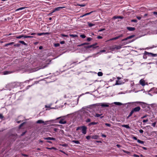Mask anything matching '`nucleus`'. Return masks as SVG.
I'll return each mask as SVG.
<instances>
[{"instance_id": "obj_1", "label": "nucleus", "mask_w": 157, "mask_h": 157, "mask_svg": "<svg viewBox=\"0 0 157 157\" xmlns=\"http://www.w3.org/2000/svg\"><path fill=\"white\" fill-rule=\"evenodd\" d=\"M49 64V63H46L45 65L44 64L43 66H40V67H38L37 68H35L32 69L31 70V71H30V72H33L36 71H38L40 69H42L44 68H45L48 67V65Z\"/></svg>"}, {"instance_id": "obj_2", "label": "nucleus", "mask_w": 157, "mask_h": 157, "mask_svg": "<svg viewBox=\"0 0 157 157\" xmlns=\"http://www.w3.org/2000/svg\"><path fill=\"white\" fill-rule=\"evenodd\" d=\"M121 48V45L118 46L116 45H114L110 47V49L111 50H113L115 49L118 50Z\"/></svg>"}, {"instance_id": "obj_3", "label": "nucleus", "mask_w": 157, "mask_h": 157, "mask_svg": "<svg viewBox=\"0 0 157 157\" xmlns=\"http://www.w3.org/2000/svg\"><path fill=\"white\" fill-rule=\"evenodd\" d=\"M82 132L83 134H86V133L87 128L85 126H81Z\"/></svg>"}, {"instance_id": "obj_4", "label": "nucleus", "mask_w": 157, "mask_h": 157, "mask_svg": "<svg viewBox=\"0 0 157 157\" xmlns=\"http://www.w3.org/2000/svg\"><path fill=\"white\" fill-rule=\"evenodd\" d=\"M141 109L140 107L139 106H137L134 108H133L132 109V111L134 113V112H139Z\"/></svg>"}, {"instance_id": "obj_5", "label": "nucleus", "mask_w": 157, "mask_h": 157, "mask_svg": "<svg viewBox=\"0 0 157 157\" xmlns=\"http://www.w3.org/2000/svg\"><path fill=\"white\" fill-rule=\"evenodd\" d=\"M65 7L64 6H62V7H58L57 8H55L53 10V11H52V13H54L56 11H59L60 10V9L64 8Z\"/></svg>"}, {"instance_id": "obj_6", "label": "nucleus", "mask_w": 157, "mask_h": 157, "mask_svg": "<svg viewBox=\"0 0 157 157\" xmlns=\"http://www.w3.org/2000/svg\"><path fill=\"white\" fill-rule=\"evenodd\" d=\"M123 36V34H121V35H119L118 36H117V37H114L110 39L109 40H116L117 39H119L120 37H122Z\"/></svg>"}, {"instance_id": "obj_7", "label": "nucleus", "mask_w": 157, "mask_h": 157, "mask_svg": "<svg viewBox=\"0 0 157 157\" xmlns=\"http://www.w3.org/2000/svg\"><path fill=\"white\" fill-rule=\"evenodd\" d=\"M134 36V35L129 36L127 37V38L122 40V41H124L128 39H131V38H132Z\"/></svg>"}, {"instance_id": "obj_8", "label": "nucleus", "mask_w": 157, "mask_h": 157, "mask_svg": "<svg viewBox=\"0 0 157 157\" xmlns=\"http://www.w3.org/2000/svg\"><path fill=\"white\" fill-rule=\"evenodd\" d=\"M145 81L144 80L141 79L140 81V84L143 86H144L145 85Z\"/></svg>"}, {"instance_id": "obj_9", "label": "nucleus", "mask_w": 157, "mask_h": 157, "mask_svg": "<svg viewBox=\"0 0 157 157\" xmlns=\"http://www.w3.org/2000/svg\"><path fill=\"white\" fill-rule=\"evenodd\" d=\"M97 44L95 43V44H92L91 45H90L87 46L85 47V48H94V46L97 45Z\"/></svg>"}, {"instance_id": "obj_10", "label": "nucleus", "mask_w": 157, "mask_h": 157, "mask_svg": "<svg viewBox=\"0 0 157 157\" xmlns=\"http://www.w3.org/2000/svg\"><path fill=\"white\" fill-rule=\"evenodd\" d=\"M48 121H46L45 122L41 120H39L37 121L36 122V123L38 124H46V122H48Z\"/></svg>"}, {"instance_id": "obj_11", "label": "nucleus", "mask_w": 157, "mask_h": 157, "mask_svg": "<svg viewBox=\"0 0 157 157\" xmlns=\"http://www.w3.org/2000/svg\"><path fill=\"white\" fill-rule=\"evenodd\" d=\"M13 72V71H4L3 72V75H8V74H11Z\"/></svg>"}, {"instance_id": "obj_12", "label": "nucleus", "mask_w": 157, "mask_h": 157, "mask_svg": "<svg viewBox=\"0 0 157 157\" xmlns=\"http://www.w3.org/2000/svg\"><path fill=\"white\" fill-rule=\"evenodd\" d=\"M101 106L102 107H108L109 105L107 103H101Z\"/></svg>"}, {"instance_id": "obj_13", "label": "nucleus", "mask_w": 157, "mask_h": 157, "mask_svg": "<svg viewBox=\"0 0 157 157\" xmlns=\"http://www.w3.org/2000/svg\"><path fill=\"white\" fill-rule=\"evenodd\" d=\"M123 18H124V17H123L122 16H115L113 17V18L114 19H118V18L122 19Z\"/></svg>"}, {"instance_id": "obj_14", "label": "nucleus", "mask_w": 157, "mask_h": 157, "mask_svg": "<svg viewBox=\"0 0 157 157\" xmlns=\"http://www.w3.org/2000/svg\"><path fill=\"white\" fill-rule=\"evenodd\" d=\"M127 29L129 31H133L135 30V28L134 27H128Z\"/></svg>"}, {"instance_id": "obj_15", "label": "nucleus", "mask_w": 157, "mask_h": 157, "mask_svg": "<svg viewBox=\"0 0 157 157\" xmlns=\"http://www.w3.org/2000/svg\"><path fill=\"white\" fill-rule=\"evenodd\" d=\"M99 137V136H98L96 135L91 136V138H92V139H98Z\"/></svg>"}, {"instance_id": "obj_16", "label": "nucleus", "mask_w": 157, "mask_h": 157, "mask_svg": "<svg viewBox=\"0 0 157 157\" xmlns=\"http://www.w3.org/2000/svg\"><path fill=\"white\" fill-rule=\"evenodd\" d=\"M63 119H61L59 121V123L63 124H65L66 123V122L65 121H63Z\"/></svg>"}, {"instance_id": "obj_17", "label": "nucleus", "mask_w": 157, "mask_h": 157, "mask_svg": "<svg viewBox=\"0 0 157 157\" xmlns=\"http://www.w3.org/2000/svg\"><path fill=\"white\" fill-rule=\"evenodd\" d=\"M25 36L23 35H21L18 36H16V38L17 39H21L22 37H24V38Z\"/></svg>"}, {"instance_id": "obj_18", "label": "nucleus", "mask_w": 157, "mask_h": 157, "mask_svg": "<svg viewBox=\"0 0 157 157\" xmlns=\"http://www.w3.org/2000/svg\"><path fill=\"white\" fill-rule=\"evenodd\" d=\"M93 12H94V11H92L90 13H86L85 14H84V15H83L82 16H81L80 17H83L84 16H86L87 15H89L90 14H91V13H92Z\"/></svg>"}, {"instance_id": "obj_19", "label": "nucleus", "mask_w": 157, "mask_h": 157, "mask_svg": "<svg viewBox=\"0 0 157 157\" xmlns=\"http://www.w3.org/2000/svg\"><path fill=\"white\" fill-rule=\"evenodd\" d=\"M122 126L123 127H125L127 128H129L130 127L127 124H123L122 125Z\"/></svg>"}, {"instance_id": "obj_20", "label": "nucleus", "mask_w": 157, "mask_h": 157, "mask_svg": "<svg viewBox=\"0 0 157 157\" xmlns=\"http://www.w3.org/2000/svg\"><path fill=\"white\" fill-rule=\"evenodd\" d=\"M122 84V83H121L120 82V81H118V80H117L116 81V82L115 84V85H121Z\"/></svg>"}, {"instance_id": "obj_21", "label": "nucleus", "mask_w": 157, "mask_h": 157, "mask_svg": "<svg viewBox=\"0 0 157 157\" xmlns=\"http://www.w3.org/2000/svg\"><path fill=\"white\" fill-rule=\"evenodd\" d=\"M113 103L115 105H122V104L121 103L119 102H115Z\"/></svg>"}, {"instance_id": "obj_22", "label": "nucleus", "mask_w": 157, "mask_h": 157, "mask_svg": "<svg viewBox=\"0 0 157 157\" xmlns=\"http://www.w3.org/2000/svg\"><path fill=\"white\" fill-rule=\"evenodd\" d=\"M25 8L26 7H21L20 8H18V9H17L16 10V11H19L20 10H23L24 9H25Z\"/></svg>"}, {"instance_id": "obj_23", "label": "nucleus", "mask_w": 157, "mask_h": 157, "mask_svg": "<svg viewBox=\"0 0 157 157\" xmlns=\"http://www.w3.org/2000/svg\"><path fill=\"white\" fill-rule=\"evenodd\" d=\"M14 44V42H11L10 43L6 44H5V46L6 47L9 45H12V44Z\"/></svg>"}, {"instance_id": "obj_24", "label": "nucleus", "mask_w": 157, "mask_h": 157, "mask_svg": "<svg viewBox=\"0 0 157 157\" xmlns=\"http://www.w3.org/2000/svg\"><path fill=\"white\" fill-rule=\"evenodd\" d=\"M46 34H48V33H46ZM45 34V33H37V35L39 36H41V35H43L44 34Z\"/></svg>"}, {"instance_id": "obj_25", "label": "nucleus", "mask_w": 157, "mask_h": 157, "mask_svg": "<svg viewBox=\"0 0 157 157\" xmlns=\"http://www.w3.org/2000/svg\"><path fill=\"white\" fill-rule=\"evenodd\" d=\"M19 42L20 43H21V44H24L25 45H27L23 41L20 40V41H19Z\"/></svg>"}, {"instance_id": "obj_26", "label": "nucleus", "mask_w": 157, "mask_h": 157, "mask_svg": "<svg viewBox=\"0 0 157 157\" xmlns=\"http://www.w3.org/2000/svg\"><path fill=\"white\" fill-rule=\"evenodd\" d=\"M71 142H74L76 144H79L80 142L78 140H73L71 141Z\"/></svg>"}, {"instance_id": "obj_27", "label": "nucleus", "mask_w": 157, "mask_h": 157, "mask_svg": "<svg viewBox=\"0 0 157 157\" xmlns=\"http://www.w3.org/2000/svg\"><path fill=\"white\" fill-rule=\"evenodd\" d=\"M134 113L133 112V111L131 110V112H130L129 115L127 117V118H128L130 117L133 114V113Z\"/></svg>"}, {"instance_id": "obj_28", "label": "nucleus", "mask_w": 157, "mask_h": 157, "mask_svg": "<svg viewBox=\"0 0 157 157\" xmlns=\"http://www.w3.org/2000/svg\"><path fill=\"white\" fill-rule=\"evenodd\" d=\"M46 148L47 149H48V150H52V149H54V150H56V148L55 147H47Z\"/></svg>"}, {"instance_id": "obj_29", "label": "nucleus", "mask_w": 157, "mask_h": 157, "mask_svg": "<svg viewBox=\"0 0 157 157\" xmlns=\"http://www.w3.org/2000/svg\"><path fill=\"white\" fill-rule=\"evenodd\" d=\"M98 123V122H91L90 124H89V125H94V124H97Z\"/></svg>"}, {"instance_id": "obj_30", "label": "nucleus", "mask_w": 157, "mask_h": 157, "mask_svg": "<svg viewBox=\"0 0 157 157\" xmlns=\"http://www.w3.org/2000/svg\"><path fill=\"white\" fill-rule=\"evenodd\" d=\"M88 25H89V26L90 27H92V26L94 25V24L90 23V22H88Z\"/></svg>"}, {"instance_id": "obj_31", "label": "nucleus", "mask_w": 157, "mask_h": 157, "mask_svg": "<svg viewBox=\"0 0 157 157\" xmlns=\"http://www.w3.org/2000/svg\"><path fill=\"white\" fill-rule=\"evenodd\" d=\"M137 142L141 144H144V142L143 141L140 140L138 139L137 140Z\"/></svg>"}, {"instance_id": "obj_32", "label": "nucleus", "mask_w": 157, "mask_h": 157, "mask_svg": "<svg viewBox=\"0 0 157 157\" xmlns=\"http://www.w3.org/2000/svg\"><path fill=\"white\" fill-rule=\"evenodd\" d=\"M145 52L148 55H151L152 56H155V54H153L151 53H148L146 52Z\"/></svg>"}, {"instance_id": "obj_33", "label": "nucleus", "mask_w": 157, "mask_h": 157, "mask_svg": "<svg viewBox=\"0 0 157 157\" xmlns=\"http://www.w3.org/2000/svg\"><path fill=\"white\" fill-rule=\"evenodd\" d=\"M98 75L99 76H101L103 75V73L101 72H99L98 73Z\"/></svg>"}, {"instance_id": "obj_34", "label": "nucleus", "mask_w": 157, "mask_h": 157, "mask_svg": "<svg viewBox=\"0 0 157 157\" xmlns=\"http://www.w3.org/2000/svg\"><path fill=\"white\" fill-rule=\"evenodd\" d=\"M74 104L73 105H72V107H73L75 105H76L78 103L77 101V100H75V101H74Z\"/></svg>"}, {"instance_id": "obj_35", "label": "nucleus", "mask_w": 157, "mask_h": 157, "mask_svg": "<svg viewBox=\"0 0 157 157\" xmlns=\"http://www.w3.org/2000/svg\"><path fill=\"white\" fill-rule=\"evenodd\" d=\"M102 114H100L96 113L95 114V117H98L101 116Z\"/></svg>"}, {"instance_id": "obj_36", "label": "nucleus", "mask_w": 157, "mask_h": 157, "mask_svg": "<svg viewBox=\"0 0 157 157\" xmlns=\"http://www.w3.org/2000/svg\"><path fill=\"white\" fill-rule=\"evenodd\" d=\"M44 139L45 140H51V137H44Z\"/></svg>"}, {"instance_id": "obj_37", "label": "nucleus", "mask_w": 157, "mask_h": 157, "mask_svg": "<svg viewBox=\"0 0 157 157\" xmlns=\"http://www.w3.org/2000/svg\"><path fill=\"white\" fill-rule=\"evenodd\" d=\"M69 36H71L74 37H77L78 36L77 35H73V34L70 35Z\"/></svg>"}, {"instance_id": "obj_38", "label": "nucleus", "mask_w": 157, "mask_h": 157, "mask_svg": "<svg viewBox=\"0 0 157 157\" xmlns=\"http://www.w3.org/2000/svg\"><path fill=\"white\" fill-rule=\"evenodd\" d=\"M91 136H86V138L88 140H90Z\"/></svg>"}, {"instance_id": "obj_39", "label": "nucleus", "mask_w": 157, "mask_h": 157, "mask_svg": "<svg viewBox=\"0 0 157 157\" xmlns=\"http://www.w3.org/2000/svg\"><path fill=\"white\" fill-rule=\"evenodd\" d=\"M54 45L56 47H58L60 45V44L59 43H56L54 44Z\"/></svg>"}, {"instance_id": "obj_40", "label": "nucleus", "mask_w": 157, "mask_h": 157, "mask_svg": "<svg viewBox=\"0 0 157 157\" xmlns=\"http://www.w3.org/2000/svg\"><path fill=\"white\" fill-rule=\"evenodd\" d=\"M33 36H24V38H33Z\"/></svg>"}, {"instance_id": "obj_41", "label": "nucleus", "mask_w": 157, "mask_h": 157, "mask_svg": "<svg viewBox=\"0 0 157 157\" xmlns=\"http://www.w3.org/2000/svg\"><path fill=\"white\" fill-rule=\"evenodd\" d=\"M91 121V120L90 118H88L86 121V122L88 123L90 122Z\"/></svg>"}, {"instance_id": "obj_42", "label": "nucleus", "mask_w": 157, "mask_h": 157, "mask_svg": "<svg viewBox=\"0 0 157 157\" xmlns=\"http://www.w3.org/2000/svg\"><path fill=\"white\" fill-rule=\"evenodd\" d=\"M80 36L82 38H85L86 37L84 35H81Z\"/></svg>"}, {"instance_id": "obj_43", "label": "nucleus", "mask_w": 157, "mask_h": 157, "mask_svg": "<svg viewBox=\"0 0 157 157\" xmlns=\"http://www.w3.org/2000/svg\"><path fill=\"white\" fill-rule=\"evenodd\" d=\"M148 121V119H147L146 120H144L143 121V122L144 123H145V122H147Z\"/></svg>"}, {"instance_id": "obj_44", "label": "nucleus", "mask_w": 157, "mask_h": 157, "mask_svg": "<svg viewBox=\"0 0 157 157\" xmlns=\"http://www.w3.org/2000/svg\"><path fill=\"white\" fill-rule=\"evenodd\" d=\"M4 117L2 114H0V119H2Z\"/></svg>"}, {"instance_id": "obj_45", "label": "nucleus", "mask_w": 157, "mask_h": 157, "mask_svg": "<svg viewBox=\"0 0 157 157\" xmlns=\"http://www.w3.org/2000/svg\"><path fill=\"white\" fill-rule=\"evenodd\" d=\"M105 125H106V126H108V127H110L111 126V124H108V123H105Z\"/></svg>"}, {"instance_id": "obj_46", "label": "nucleus", "mask_w": 157, "mask_h": 157, "mask_svg": "<svg viewBox=\"0 0 157 157\" xmlns=\"http://www.w3.org/2000/svg\"><path fill=\"white\" fill-rule=\"evenodd\" d=\"M81 128H82L81 126L78 127H77L76 130L77 131H78V130H79L81 129Z\"/></svg>"}, {"instance_id": "obj_47", "label": "nucleus", "mask_w": 157, "mask_h": 157, "mask_svg": "<svg viewBox=\"0 0 157 157\" xmlns=\"http://www.w3.org/2000/svg\"><path fill=\"white\" fill-rule=\"evenodd\" d=\"M85 44L82 43V44H80L78 45L77 46H78V47L82 46H83L84 45H85Z\"/></svg>"}, {"instance_id": "obj_48", "label": "nucleus", "mask_w": 157, "mask_h": 157, "mask_svg": "<svg viewBox=\"0 0 157 157\" xmlns=\"http://www.w3.org/2000/svg\"><path fill=\"white\" fill-rule=\"evenodd\" d=\"M132 22H133L135 23H136L137 22V20L136 19H133L131 20Z\"/></svg>"}, {"instance_id": "obj_49", "label": "nucleus", "mask_w": 157, "mask_h": 157, "mask_svg": "<svg viewBox=\"0 0 157 157\" xmlns=\"http://www.w3.org/2000/svg\"><path fill=\"white\" fill-rule=\"evenodd\" d=\"M92 40V39L90 37H89V38H87V41H89L91 40Z\"/></svg>"}, {"instance_id": "obj_50", "label": "nucleus", "mask_w": 157, "mask_h": 157, "mask_svg": "<svg viewBox=\"0 0 157 157\" xmlns=\"http://www.w3.org/2000/svg\"><path fill=\"white\" fill-rule=\"evenodd\" d=\"M156 122H155L154 123H153L152 124V125L153 126L155 127V125L156 124Z\"/></svg>"}, {"instance_id": "obj_51", "label": "nucleus", "mask_w": 157, "mask_h": 157, "mask_svg": "<svg viewBox=\"0 0 157 157\" xmlns=\"http://www.w3.org/2000/svg\"><path fill=\"white\" fill-rule=\"evenodd\" d=\"M25 122H23V123H22L20 125H19V128H21L23 125V124H25Z\"/></svg>"}, {"instance_id": "obj_52", "label": "nucleus", "mask_w": 157, "mask_h": 157, "mask_svg": "<svg viewBox=\"0 0 157 157\" xmlns=\"http://www.w3.org/2000/svg\"><path fill=\"white\" fill-rule=\"evenodd\" d=\"M20 46V44H15L14 45V46L17 47H19Z\"/></svg>"}, {"instance_id": "obj_53", "label": "nucleus", "mask_w": 157, "mask_h": 157, "mask_svg": "<svg viewBox=\"0 0 157 157\" xmlns=\"http://www.w3.org/2000/svg\"><path fill=\"white\" fill-rule=\"evenodd\" d=\"M147 115H145L143 116L141 118L142 119H143V118H145L146 117H147Z\"/></svg>"}, {"instance_id": "obj_54", "label": "nucleus", "mask_w": 157, "mask_h": 157, "mask_svg": "<svg viewBox=\"0 0 157 157\" xmlns=\"http://www.w3.org/2000/svg\"><path fill=\"white\" fill-rule=\"evenodd\" d=\"M139 132L140 133H142L144 131L142 129H140L139 130Z\"/></svg>"}, {"instance_id": "obj_55", "label": "nucleus", "mask_w": 157, "mask_h": 157, "mask_svg": "<svg viewBox=\"0 0 157 157\" xmlns=\"http://www.w3.org/2000/svg\"><path fill=\"white\" fill-rule=\"evenodd\" d=\"M133 139L134 140H137H137L138 139H137V138L136 137H135V136H134L133 137Z\"/></svg>"}, {"instance_id": "obj_56", "label": "nucleus", "mask_w": 157, "mask_h": 157, "mask_svg": "<svg viewBox=\"0 0 157 157\" xmlns=\"http://www.w3.org/2000/svg\"><path fill=\"white\" fill-rule=\"evenodd\" d=\"M60 43L61 44H63L65 43V41H61L60 42Z\"/></svg>"}, {"instance_id": "obj_57", "label": "nucleus", "mask_w": 157, "mask_h": 157, "mask_svg": "<svg viewBox=\"0 0 157 157\" xmlns=\"http://www.w3.org/2000/svg\"><path fill=\"white\" fill-rule=\"evenodd\" d=\"M133 156L134 157H139V156L137 155H136V154H134L133 155Z\"/></svg>"}, {"instance_id": "obj_58", "label": "nucleus", "mask_w": 157, "mask_h": 157, "mask_svg": "<svg viewBox=\"0 0 157 157\" xmlns=\"http://www.w3.org/2000/svg\"><path fill=\"white\" fill-rule=\"evenodd\" d=\"M78 5L80 6L81 7H84L85 6V5L84 4L79 5Z\"/></svg>"}, {"instance_id": "obj_59", "label": "nucleus", "mask_w": 157, "mask_h": 157, "mask_svg": "<svg viewBox=\"0 0 157 157\" xmlns=\"http://www.w3.org/2000/svg\"><path fill=\"white\" fill-rule=\"evenodd\" d=\"M97 38L98 39H102V37L101 36H98V37H97Z\"/></svg>"}, {"instance_id": "obj_60", "label": "nucleus", "mask_w": 157, "mask_h": 157, "mask_svg": "<svg viewBox=\"0 0 157 157\" xmlns=\"http://www.w3.org/2000/svg\"><path fill=\"white\" fill-rule=\"evenodd\" d=\"M62 36L63 37H67L68 36L67 35L65 34H62Z\"/></svg>"}, {"instance_id": "obj_61", "label": "nucleus", "mask_w": 157, "mask_h": 157, "mask_svg": "<svg viewBox=\"0 0 157 157\" xmlns=\"http://www.w3.org/2000/svg\"><path fill=\"white\" fill-rule=\"evenodd\" d=\"M117 78L118 80L121 79V78L119 77H117Z\"/></svg>"}, {"instance_id": "obj_62", "label": "nucleus", "mask_w": 157, "mask_h": 157, "mask_svg": "<svg viewBox=\"0 0 157 157\" xmlns=\"http://www.w3.org/2000/svg\"><path fill=\"white\" fill-rule=\"evenodd\" d=\"M104 30H105V29H101L99 30V32H101V31H102Z\"/></svg>"}, {"instance_id": "obj_63", "label": "nucleus", "mask_w": 157, "mask_h": 157, "mask_svg": "<svg viewBox=\"0 0 157 157\" xmlns=\"http://www.w3.org/2000/svg\"><path fill=\"white\" fill-rule=\"evenodd\" d=\"M136 18L137 19H138V20H140L141 19V17H140L137 16L136 17Z\"/></svg>"}, {"instance_id": "obj_64", "label": "nucleus", "mask_w": 157, "mask_h": 157, "mask_svg": "<svg viewBox=\"0 0 157 157\" xmlns=\"http://www.w3.org/2000/svg\"><path fill=\"white\" fill-rule=\"evenodd\" d=\"M153 13L155 15H157V12H153Z\"/></svg>"}]
</instances>
